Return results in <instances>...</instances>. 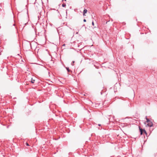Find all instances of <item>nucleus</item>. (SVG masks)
<instances>
[{
	"label": "nucleus",
	"instance_id": "1",
	"mask_svg": "<svg viewBox=\"0 0 157 157\" xmlns=\"http://www.w3.org/2000/svg\"><path fill=\"white\" fill-rule=\"evenodd\" d=\"M146 119L147 120V125L149 127H151L152 126L153 124L152 122L149 119L146 118Z\"/></svg>",
	"mask_w": 157,
	"mask_h": 157
},
{
	"label": "nucleus",
	"instance_id": "2",
	"mask_svg": "<svg viewBox=\"0 0 157 157\" xmlns=\"http://www.w3.org/2000/svg\"><path fill=\"white\" fill-rule=\"evenodd\" d=\"M139 129L140 130V134L142 135L143 133V131L146 134H147V132L146 131L144 130H143L142 128H140V127H139Z\"/></svg>",
	"mask_w": 157,
	"mask_h": 157
},
{
	"label": "nucleus",
	"instance_id": "3",
	"mask_svg": "<svg viewBox=\"0 0 157 157\" xmlns=\"http://www.w3.org/2000/svg\"><path fill=\"white\" fill-rule=\"evenodd\" d=\"M87 12V10L86 9H85L84 10H83V15L84 16H86V15H85V14Z\"/></svg>",
	"mask_w": 157,
	"mask_h": 157
},
{
	"label": "nucleus",
	"instance_id": "4",
	"mask_svg": "<svg viewBox=\"0 0 157 157\" xmlns=\"http://www.w3.org/2000/svg\"><path fill=\"white\" fill-rule=\"evenodd\" d=\"M35 81V80H33V78H32V80H31V82L32 83H33Z\"/></svg>",
	"mask_w": 157,
	"mask_h": 157
},
{
	"label": "nucleus",
	"instance_id": "5",
	"mask_svg": "<svg viewBox=\"0 0 157 157\" xmlns=\"http://www.w3.org/2000/svg\"><path fill=\"white\" fill-rule=\"evenodd\" d=\"M62 6L63 7H65L66 6V4L64 3H63V4H62Z\"/></svg>",
	"mask_w": 157,
	"mask_h": 157
},
{
	"label": "nucleus",
	"instance_id": "6",
	"mask_svg": "<svg viewBox=\"0 0 157 157\" xmlns=\"http://www.w3.org/2000/svg\"><path fill=\"white\" fill-rule=\"evenodd\" d=\"M26 144L27 146H29V144L28 143H26Z\"/></svg>",
	"mask_w": 157,
	"mask_h": 157
},
{
	"label": "nucleus",
	"instance_id": "7",
	"mask_svg": "<svg viewBox=\"0 0 157 157\" xmlns=\"http://www.w3.org/2000/svg\"><path fill=\"white\" fill-rule=\"evenodd\" d=\"M92 25L93 26H94V22L93 21L92 22Z\"/></svg>",
	"mask_w": 157,
	"mask_h": 157
},
{
	"label": "nucleus",
	"instance_id": "8",
	"mask_svg": "<svg viewBox=\"0 0 157 157\" xmlns=\"http://www.w3.org/2000/svg\"><path fill=\"white\" fill-rule=\"evenodd\" d=\"M83 21H84V22H86V19H84V20H83Z\"/></svg>",
	"mask_w": 157,
	"mask_h": 157
},
{
	"label": "nucleus",
	"instance_id": "9",
	"mask_svg": "<svg viewBox=\"0 0 157 157\" xmlns=\"http://www.w3.org/2000/svg\"><path fill=\"white\" fill-rule=\"evenodd\" d=\"M67 70L68 71V70H69V68H67Z\"/></svg>",
	"mask_w": 157,
	"mask_h": 157
},
{
	"label": "nucleus",
	"instance_id": "10",
	"mask_svg": "<svg viewBox=\"0 0 157 157\" xmlns=\"http://www.w3.org/2000/svg\"><path fill=\"white\" fill-rule=\"evenodd\" d=\"M75 63V61H73V63Z\"/></svg>",
	"mask_w": 157,
	"mask_h": 157
},
{
	"label": "nucleus",
	"instance_id": "11",
	"mask_svg": "<svg viewBox=\"0 0 157 157\" xmlns=\"http://www.w3.org/2000/svg\"><path fill=\"white\" fill-rule=\"evenodd\" d=\"M98 125H99V126H100L101 125L100 124H98Z\"/></svg>",
	"mask_w": 157,
	"mask_h": 157
}]
</instances>
